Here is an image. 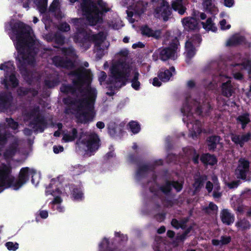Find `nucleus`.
I'll return each mask as SVG.
<instances>
[{"label":"nucleus","mask_w":251,"mask_h":251,"mask_svg":"<svg viewBox=\"0 0 251 251\" xmlns=\"http://www.w3.org/2000/svg\"><path fill=\"white\" fill-rule=\"evenodd\" d=\"M5 29L14 42L18 54L16 59L22 66L32 63L31 50L36 44L31 28L21 22H12L5 25Z\"/></svg>","instance_id":"obj_1"},{"label":"nucleus","mask_w":251,"mask_h":251,"mask_svg":"<svg viewBox=\"0 0 251 251\" xmlns=\"http://www.w3.org/2000/svg\"><path fill=\"white\" fill-rule=\"evenodd\" d=\"M11 167L9 164L0 165V193L5 189L10 187L17 190L25 184L31 176L32 183L36 185L39 181V176L33 169L22 168L18 178L15 179L10 175Z\"/></svg>","instance_id":"obj_2"},{"label":"nucleus","mask_w":251,"mask_h":251,"mask_svg":"<svg viewBox=\"0 0 251 251\" xmlns=\"http://www.w3.org/2000/svg\"><path fill=\"white\" fill-rule=\"evenodd\" d=\"M111 73L110 83L113 84L115 87L120 88L124 86L129 77L133 75L132 87L136 90L139 89L140 83L138 81L139 74L132 63L119 61L112 66Z\"/></svg>","instance_id":"obj_3"},{"label":"nucleus","mask_w":251,"mask_h":251,"mask_svg":"<svg viewBox=\"0 0 251 251\" xmlns=\"http://www.w3.org/2000/svg\"><path fill=\"white\" fill-rule=\"evenodd\" d=\"M96 91L94 88H88L81 98H78L73 103L76 110V117L80 122L87 123L92 121L95 112L94 105L96 97Z\"/></svg>","instance_id":"obj_4"},{"label":"nucleus","mask_w":251,"mask_h":251,"mask_svg":"<svg viewBox=\"0 0 251 251\" xmlns=\"http://www.w3.org/2000/svg\"><path fill=\"white\" fill-rule=\"evenodd\" d=\"M200 102L195 101L191 99H187L184 103L181 112L183 114V121L187 123V126L190 131V135L195 138L201 132V125L198 121L193 123L194 117L192 111L194 110L198 114H201L202 111L199 110Z\"/></svg>","instance_id":"obj_5"},{"label":"nucleus","mask_w":251,"mask_h":251,"mask_svg":"<svg viewBox=\"0 0 251 251\" xmlns=\"http://www.w3.org/2000/svg\"><path fill=\"white\" fill-rule=\"evenodd\" d=\"M83 14L91 25H94L101 21V13L109 10L106 8V4L102 0H99L98 5L91 0H85L81 4Z\"/></svg>","instance_id":"obj_6"},{"label":"nucleus","mask_w":251,"mask_h":251,"mask_svg":"<svg viewBox=\"0 0 251 251\" xmlns=\"http://www.w3.org/2000/svg\"><path fill=\"white\" fill-rule=\"evenodd\" d=\"M59 185L60 183L58 180L52 179L50 184L47 187L46 194V195H51L54 197L52 201V208L59 212H62L64 211V207L61 204L62 200L60 197L61 191L59 190Z\"/></svg>","instance_id":"obj_7"},{"label":"nucleus","mask_w":251,"mask_h":251,"mask_svg":"<svg viewBox=\"0 0 251 251\" xmlns=\"http://www.w3.org/2000/svg\"><path fill=\"white\" fill-rule=\"evenodd\" d=\"M127 14L129 22L133 23L137 16L141 15L145 10L147 3L142 1L134 2V0H128Z\"/></svg>","instance_id":"obj_8"},{"label":"nucleus","mask_w":251,"mask_h":251,"mask_svg":"<svg viewBox=\"0 0 251 251\" xmlns=\"http://www.w3.org/2000/svg\"><path fill=\"white\" fill-rule=\"evenodd\" d=\"M0 69L6 72L5 79L2 81V84H4L7 89L16 87L17 84V80L13 75L14 70L13 64L11 62H8L0 66Z\"/></svg>","instance_id":"obj_9"},{"label":"nucleus","mask_w":251,"mask_h":251,"mask_svg":"<svg viewBox=\"0 0 251 251\" xmlns=\"http://www.w3.org/2000/svg\"><path fill=\"white\" fill-rule=\"evenodd\" d=\"M174 42L171 48L164 49L160 51V58L162 60L165 61L170 58H176V50L178 45V42L176 39Z\"/></svg>","instance_id":"obj_10"},{"label":"nucleus","mask_w":251,"mask_h":251,"mask_svg":"<svg viewBox=\"0 0 251 251\" xmlns=\"http://www.w3.org/2000/svg\"><path fill=\"white\" fill-rule=\"evenodd\" d=\"M201 41V38L198 35L195 36L193 39H189L185 44L186 55L187 58L192 57L195 53L194 46L199 44Z\"/></svg>","instance_id":"obj_11"},{"label":"nucleus","mask_w":251,"mask_h":251,"mask_svg":"<svg viewBox=\"0 0 251 251\" xmlns=\"http://www.w3.org/2000/svg\"><path fill=\"white\" fill-rule=\"evenodd\" d=\"M249 163L244 159L239 160L238 167L235 170V176L238 178L245 179L247 173L249 171Z\"/></svg>","instance_id":"obj_12"},{"label":"nucleus","mask_w":251,"mask_h":251,"mask_svg":"<svg viewBox=\"0 0 251 251\" xmlns=\"http://www.w3.org/2000/svg\"><path fill=\"white\" fill-rule=\"evenodd\" d=\"M154 14L156 18L167 21L171 14L168 3L163 1L160 6L155 9Z\"/></svg>","instance_id":"obj_13"},{"label":"nucleus","mask_w":251,"mask_h":251,"mask_svg":"<svg viewBox=\"0 0 251 251\" xmlns=\"http://www.w3.org/2000/svg\"><path fill=\"white\" fill-rule=\"evenodd\" d=\"M87 153L91 155V153L97 150L99 147V140L97 135H93L90 136L86 144Z\"/></svg>","instance_id":"obj_14"},{"label":"nucleus","mask_w":251,"mask_h":251,"mask_svg":"<svg viewBox=\"0 0 251 251\" xmlns=\"http://www.w3.org/2000/svg\"><path fill=\"white\" fill-rule=\"evenodd\" d=\"M220 79L223 82L222 86L223 94L227 97L231 96L233 93V89L230 84L231 81L230 78L224 75H221Z\"/></svg>","instance_id":"obj_15"},{"label":"nucleus","mask_w":251,"mask_h":251,"mask_svg":"<svg viewBox=\"0 0 251 251\" xmlns=\"http://www.w3.org/2000/svg\"><path fill=\"white\" fill-rule=\"evenodd\" d=\"M251 138V133H247L242 135H232L231 139L236 144L242 147L245 143L248 142Z\"/></svg>","instance_id":"obj_16"},{"label":"nucleus","mask_w":251,"mask_h":251,"mask_svg":"<svg viewBox=\"0 0 251 251\" xmlns=\"http://www.w3.org/2000/svg\"><path fill=\"white\" fill-rule=\"evenodd\" d=\"M214 182V193L213 197L214 198H218L221 196V193L218 192L220 189V186L217 182V178L216 176H214L212 179ZM213 185L209 181L206 183V188L209 192H211Z\"/></svg>","instance_id":"obj_17"},{"label":"nucleus","mask_w":251,"mask_h":251,"mask_svg":"<svg viewBox=\"0 0 251 251\" xmlns=\"http://www.w3.org/2000/svg\"><path fill=\"white\" fill-rule=\"evenodd\" d=\"M182 24L185 29L187 30H194L197 28L198 22L194 18H186L182 21Z\"/></svg>","instance_id":"obj_18"},{"label":"nucleus","mask_w":251,"mask_h":251,"mask_svg":"<svg viewBox=\"0 0 251 251\" xmlns=\"http://www.w3.org/2000/svg\"><path fill=\"white\" fill-rule=\"evenodd\" d=\"M141 31L143 35L148 37L151 36L157 38L160 36V31L159 30L154 31L147 25L142 26L141 28Z\"/></svg>","instance_id":"obj_19"},{"label":"nucleus","mask_w":251,"mask_h":251,"mask_svg":"<svg viewBox=\"0 0 251 251\" xmlns=\"http://www.w3.org/2000/svg\"><path fill=\"white\" fill-rule=\"evenodd\" d=\"M172 186H173L177 192L180 191L182 189V184L181 183L176 181H174L171 183H167L166 185L162 188V190L164 193H167L170 191Z\"/></svg>","instance_id":"obj_20"},{"label":"nucleus","mask_w":251,"mask_h":251,"mask_svg":"<svg viewBox=\"0 0 251 251\" xmlns=\"http://www.w3.org/2000/svg\"><path fill=\"white\" fill-rule=\"evenodd\" d=\"M203 6L206 10L211 13L215 14L218 11L214 0H204Z\"/></svg>","instance_id":"obj_21"},{"label":"nucleus","mask_w":251,"mask_h":251,"mask_svg":"<svg viewBox=\"0 0 251 251\" xmlns=\"http://www.w3.org/2000/svg\"><path fill=\"white\" fill-rule=\"evenodd\" d=\"M221 217L223 222L227 225H230L234 221L233 216L227 210H223L221 212Z\"/></svg>","instance_id":"obj_22"},{"label":"nucleus","mask_w":251,"mask_h":251,"mask_svg":"<svg viewBox=\"0 0 251 251\" xmlns=\"http://www.w3.org/2000/svg\"><path fill=\"white\" fill-rule=\"evenodd\" d=\"M175 71V68L172 67L170 70H165L164 72H160L158 74V77L163 81H168L172 75V72Z\"/></svg>","instance_id":"obj_23"},{"label":"nucleus","mask_w":251,"mask_h":251,"mask_svg":"<svg viewBox=\"0 0 251 251\" xmlns=\"http://www.w3.org/2000/svg\"><path fill=\"white\" fill-rule=\"evenodd\" d=\"M201 160L203 163L211 165H213L217 162L215 157L209 154L203 155L201 157Z\"/></svg>","instance_id":"obj_24"},{"label":"nucleus","mask_w":251,"mask_h":251,"mask_svg":"<svg viewBox=\"0 0 251 251\" xmlns=\"http://www.w3.org/2000/svg\"><path fill=\"white\" fill-rule=\"evenodd\" d=\"M172 7L175 11H177L180 15L183 14L185 11V9L182 4V0L174 1L172 3Z\"/></svg>","instance_id":"obj_25"},{"label":"nucleus","mask_w":251,"mask_h":251,"mask_svg":"<svg viewBox=\"0 0 251 251\" xmlns=\"http://www.w3.org/2000/svg\"><path fill=\"white\" fill-rule=\"evenodd\" d=\"M237 121L238 124H240L242 125V127L244 129L245 127L246 124H248L250 122L249 116L247 114H244L240 115L237 118Z\"/></svg>","instance_id":"obj_26"},{"label":"nucleus","mask_w":251,"mask_h":251,"mask_svg":"<svg viewBox=\"0 0 251 251\" xmlns=\"http://www.w3.org/2000/svg\"><path fill=\"white\" fill-rule=\"evenodd\" d=\"M220 138L218 136L210 137L207 140V145L210 150H213L216 147L217 145L219 143Z\"/></svg>","instance_id":"obj_27"},{"label":"nucleus","mask_w":251,"mask_h":251,"mask_svg":"<svg viewBox=\"0 0 251 251\" xmlns=\"http://www.w3.org/2000/svg\"><path fill=\"white\" fill-rule=\"evenodd\" d=\"M35 3L40 13H44L47 8V0H36Z\"/></svg>","instance_id":"obj_28"},{"label":"nucleus","mask_w":251,"mask_h":251,"mask_svg":"<svg viewBox=\"0 0 251 251\" xmlns=\"http://www.w3.org/2000/svg\"><path fill=\"white\" fill-rule=\"evenodd\" d=\"M76 135V130L75 129H73L71 132L69 133H65L63 135V140L65 142H71L73 141L75 138Z\"/></svg>","instance_id":"obj_29"},{"label":"nucleus","mask_w":251,"mask_h":251,"mask_svg":"<svg viewBox=\"0 0 251 251\" xmlns=\"http://www.w3.org/2000/svg\"><path fill=\"white\" fill-rule=\"evenodd\" d=\"M202 25L203 28L206 30H211L213 32H215L217 30V27L211 19H207L205 23H202Z\"/></svg>","instance_id":"obj_30"},{"label":"nucleus","mask_w":251,"mask_h":251,"mask_svg":"<svg viewBox=\"0 0 251 251\" xmlns=\"http://www.w3.org/2000/svg\"><path fill=\"white\" fill-rule=\"evenodd\" d=\"M128 126L131 131L134 134L137 133L140 130V126L137 122L131 121L129 122Z\"/></svg>","instance_id":"obj_31"},{"label":"nucleus","mask_w":251,"mask_h":251,"mask_svg":"<svg viewBox=\"0 0 251 251\" xmlns=\"http://www.w3.org/2000/svg\"><path fill=\"white\" fill-rule=\"evenodd\" d=\"M230 241V238L228 236L222 237L221 240H213L212 243L214 245L221 246L228 243Z\"/></svg>","instance_id":"obj_32"},{"label":"nucleus","mask_w":251,"mask_h":251,"mask_svg":"<svg viewBox=\"0 0 251 251\" xmlns=\"http://www.w3.org/2000/svg\"><path fill=\"white\" fill-rule=\"evenodd\" d=\"M218 207L217 205L212 202L209 203L208 206H205L203 207V210L207 213H211L217 211Z\"/></svg>","instance_id":"obj_33"},{"label":"nucleus","mask_w":251,"mask_h":251,"mask_svg":"<svg viewBox=\"0 0 251 251\" xmlns=\"http://www.w3.org/2000/svg\"><path fill=\"white\" fill-rule=\"evenodd\" d=\"M105 39V37L103 33H99L92 36V39L96 42V44L99 45L103 42Z\"/></svg>","instance_id":"obj_34"},{"label":"nucleus","mask_w":251,"mask_h":251,"mask_svg":"<svg viewBox=\"0 0 251 251\" xmlns=\"http://www.w3.org/2000/svg\"><path fill=\"white\" fill-rule=\"evenodd\" d=\"M241 42V39L237 35H235L229 39L226 42L227 46H233Z\"/></svg>","instance_id":"obj_35"},{"label":"nucleus","mask_w":251,"mask_h":251,"mask_svg":"<svg viewBox=\"0 0 251 251\" xmlns=\"http://www.w3.org/2000/svg\"><path fill=\"white\" fill-rule=\"evenodd\" d=\"M76 75L78 76L79 78L81 79L82 77L85 76L87 78L89 79L91 76V74L89 70H83L81 69L76 73Z\"/></svg>","instance_id":"obj_36"},{"label":"nucleus","mask_w":251,"mask_h":251,"mask_svg":"<svg viewBox=\"0 0 251 251\" xmlns=\"http://www.w3.org/2000/svg\"><path fill=\"white\" fill-rule=\"evenodd\" d=\"M11 99L12 97L10 94L7 96H0V107L1 105L5 106L11 100Z\"/></svg>","instance_id":"obj_37"},{"label":"nucleus","mask_w":251,"mask_h":251,"mask_svg":"<svg viewBox=\"0 0 251 251\" xmlns=\"http://www.w3.org/2000/svg\"><path fill=\"white\" fill-rule=\"evenodd\" d=\"M237 226L241 229H245L249 228L250 225L246 220H243L236 224Z\"/></svg>","instance_id":"obj_38"},{"label":"nucleus","mask_w":251,"mask_h":251,"mask_svg":"<svg viewBox=\"0 0 251 251\" xmlns=\"http://www.w3.org/2000/svg\"><path fill=\"white\" fill-rule=\"evenodd\" d=\"M7 249L10 251H15L19 248V244L17 243H13L12 242H8L5 244Z\"/></svg>","instance_id":"obj_39"},{"label":"nucleus","mask_w":251,"mask_h":251,"mask_svg":"<svg viewBox=\"0 0 251 251\" xmlns=\"http://www.w3.org/2000/svg\"><path fill=\"white\" fill-rule=\"evenodd\" d=\"M202 180L203 179L201 177L195 179V182L193 184V187L195 188V191L198 190L203 185Z\"/></svg>","instance_id":"obj_40"},{"label":"nucleus","mask_w":251,"mask_h":251,"mask_svg":"<svg viewBox=\"0 0 251 251\" xmlns=\"http://www.w3.org/2000/svg\"><path fill=\"white\" fill-rule=\"evenodd\" d=\"M108 247V242L107 239H103L101 243L99 245V251H104Z\"/></svg>","instance_id":"obj_41"},{"label":"nucleus","mask_w":251,"mask_h":251,"mask_svg":"<svg viewBox=\"0 0 251 251\" xmlns=\"http://www.w3.org/2000/svg\"><path fill=\"white\" fill-rule=\"evenodd\" d=\"M73 197L75 200H79L81 199L83 197V194L81 191L78 189L74 190L73 192Z\"/></svg>","instance_id":"obj_42"},{"label":"nucleus","mask_w":251,"mask_h":251,"mask_svg":"<svg viewBox=\"0 0 251 251\" xmlns=\"http://www.w3.org/2000/svg\"><path fill=\"white\" fill-rule=\"evenodd\" d=\"M220 26L222 29L225 30L229 29L230 27L229 24H227L225 20H223L220 22Z\"/></svg>","instance_id":"obj_43"},{"label":"nucleus","mask_w":251,"mask_h":251,"mask_svg":"<svg viewBox=\"0 0 251 251\" xmlns=\"http://www.w3.org/2000/svg\"><path fill=\"white\" fill-rule=\"evenodd\" d=\"M7 122L8 126L12 128L13 129H16L17 128L18 126L17 123L14 122L12 119H8Z\"/></svg>","instance_id":"obj_44"},{"label":"nucleus","mask_w":251,"mask_h":251,"mask_svg":"<svg viewBox=\"0 0 251 251\" xmlns=\"http://www.w3.org/2000/svg\"><path fill=\"white\" fill-rule=\"evenodd\" d=\"M59 4V0H53L52 2L50 10L51 11H55L57 8Z\"/></svg>","instance_id":"obj_45"},{"label":"nucleus","mask_w":251,"mask_h":251,"mask_svg":"<svg viewBox=\"0 0 251 251\" xmlns=\"http://www.w3.org/2000/svg\"><path fill=\"white\" fill-rule=\"evenodd\" d=\"M172 225L176 228H178L179 227H183V225L179 223L176 220L173 219L172 221Z\"/></svg>","instance_id":"obj_46"},{"label":"nucleus","mask_w":251,"mask_h":251,"mask_svg":"<svg viewBox=\"0 0 251 251\" xmlns=\"http://www.w3.org/2000/svg\"><path fill=\"white\" fill-rule=\"evenodd\" d=\"M226 185L228 186V187L230 188H235L237 187V186L239 185V181H232L231 183H226Z\"/></svg>","instance_id":"obj_47"},{"label":"nucleus","mask_w":251,"mask_h":251,"mask_svg":"<svg viewBox=\"0 0 251 251\" xmlns=\"http://www.w3.org/2000/svg\"><path fill=\"white\" fill-rule=\"evenodd\" d=\"M59 28L62 31H67L70 30V26L66 23H63L60 25Z\"/></svg>","instance_id":"obj_48"},{"label":"nucleus","mask_w":251,"mask_h":251,"mask_svg":"<svg viewBox=\"0 0 251 251\" xmlns=\"http://www.w3.org/2000/svg\"><path fill=\"white\" fill-rule=\"evenodd\" d=\"M243 67L247 70L249 73H251V61H247L246 64H244Z\"/></svg>","instance_id":"obj_49"},{"label":"nucleus","mask_w":251,"mask_h":251,"mask_svg":"<svg viewBox=\"0 0 251 251\" xmlns=\"http://www.w3.org/2000/svg\"><path fill=\"white\" fill-rule=\"evenodd\" d=\"M128 50H126V49H124V50H121L119 52V55L120 56H121L122 57H123L124 59H125V58L128 55Z\"/></svg>","instance_id":"obj_50"},{"label":"nucleus","mask_w":251,"mask_h":251,"mask_svg":"<svg viewBox=\"0 0 251 251\" xmlns=\"http://www.w3.org/2000/svg\"><path fill=\"white\" fill-rule=\"evenodd\" d=\"M63 151V147L61 146H54L53 151L55 153H58L60 152H62Z\"/></svg>","instance_id":"obj_51"},{"label":"nucleus","mask_w":251,"mask_h":251,"mask_svg":"<svg viewBox=\"0 0 251 251\" xmlns=\"http://www.w3.org/2000/svg\"><path fill=\"white\" fill-rule=\"evenodd\" d=\"M234 4V0H224V4L226 6L230 7Z\"/></svg>","instance_id":"obj_52"},{"label":"nucleus","mask_w":251,"mask_h":251,"mask_svg":"<svg viewBox=\"0 0 251 251\" xmlns=\"http://www.w3.org/2000/svg\"><path fill=\"white\" fill-rule=\"evenodd\" d=\"M110 26H111L114 29H119L123 25L121 24V22L120 20H118L117 21V23L110 25Z\"/></svg>","instance_id":"obj_53"},{"label":"nucleus","mask_w":251,"mask_h":251,"mask_svg":"<svg viewBox=\"0 0 251 251\" xmlns=\"http://www.w3.org/2000/svg\"><path fill=\"white\" fill-rule=\"evenodd\" d=\"M106 77V75L104 72H101L100 74L99 80L100 83L103 81Z\"/></svg>","instance_id":"obj_54"},{"label":"nucleus","mask_w":251,"mask_h":251,"mask_svg":"<svg viewBox=\"0 0 251 251\" xmlns=\"http://www.w3.org/2000/svg\"><path fill=\"white\" fill-rule=\"evenodd\" d=\"M152 84L154 86L159 87L161 85V83L159 81L158 78L155 77L153 78Z\"/></svg>","instance_id":"obj_55"},{"label":"nucleus","mask_w":251,"mask_h":251,"mask_svg":"<svg viewBox=\"0 0 251 251\" xmlns=\"http://www.w3.org/2000/svg\"><path fill=\"white\" fill-rule=\"evenodd\" d=\"M39 214L41 217L44 219L47 218L48 216V212L46 210L40 211Z\"/></svg>","instance_id":"obj_56"},{"label":"nucleus","mask_w":251,"mask_h":251,"mask_svg":"<svg viewBox=\"0 0 251 251\" xmlns=\"http://www.w3.org/2000/svg\"><path fill=\"white\" fill-rule=\"evenodd\" d=\"M193 153L194 154V156L193 157V161L195 163H197L198 162V155L196 154L195 151H192Z\"/></svg>","instance_id":"obj_57"},{"label":"nucleus","mask_w":251,"mask_h":251,"mask_svg":"<svg viewBox=\"0 0 251 251\" xmlns=\"http://www.w3.org/2000/svg\"><path fill=\"white\" fill-rule=\"evenodd\" d=\"M96 126L98 128L102 129L104 127L105 125L102 122H98L96 124Z\"/></svg>","instance_id":"obj_58"},{"label":"nucleus","mask_w":251,"mask_h":251,"mask_svg":"<svg viewBox=\"0 0 251 251\" xmlns=\"http://www.w3.org/2000/svg\"><path fill=\"white\" fill-rule=\"evenodd\" d=\"M117 128L116 127V128H111L110 127V126H108V129H109V133L112 135V136H114L115 135V131H116V130Z\"/></svg>","instance_id":"obj_59"},{"label":"nucleus","mask_w":251,"mask_h":251,"mask_svg":"<svg viewBox=\"0 0 251 251\" xmlns=\"http://www.w3.org/2000/svg\"><path fill=\"white\" fill-rule=\"evenodd\" d=\"M69 87L66 86H62L61 88V90L62 92L68 93L69 92Z\"/></svg>","instance_id":"obj_60"},{"label":"nucleus","mask_w":251,"mask_h":251,"mask_svg":"<svg viewBox=\"0 0 251 251\" xmlns=\"http://www.w3.org/2000/svg\"><path fill=\"white\" fill-rule=\"evenodd\" d=\"M74 50L73 48H69L68 50H67L66 51H65V53L67 55H71L72 54H73L74 53Z\"/></svg>","instance_id":"obj_61"},{"label":"nucleus","mask_w":251,"mask_h":251,"mask_svg":"<svg viewBox=\"0 0 251 251\" xmlns=\"http://www.w3.org/2000/svg\"><path fill=\"white\" fill-rule=\"evenodd\" d=\"M234 76L236 79H240L242 77V75L240 73L234 74Z\"/></svg>","instance_id":"obj_62"},{"label":"nucleus","mask_w":251,"mask_h":251,"mask_svg":"<svg viewBox=\"0 0 251 251\" xmlns=\"http://www.w3.org/2000/svg\"><path fill=\"white\" fill-rule=\"evenodd\" d=\"M143 46H144L143 44L141 43H139L138 44H134L132 45V47L134 49L138 48V47L142 48Z\"/></svg>","instance_id":"obj_63"},{"label":"nucleus","mask_w":251,"mask_h":251,"mask_svg":"<svg viewBox=\"0 0 251 251\" xmlns=\"http://www.w3.org/2000/svg\"><path fill=\"white\" fill-rule=\"evenodd\" d=\"M165 231V228L164 226H161L160 228H159L158 229V233H159V234H161V233H162L163 232H164Z\"/></svg>","instance_id":"obj_64"}]
</instances>
